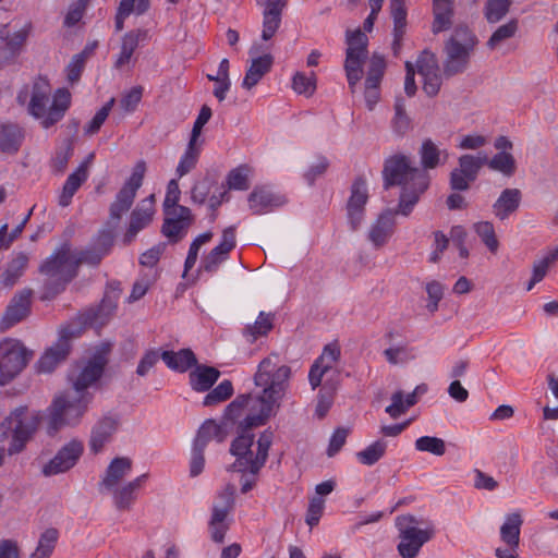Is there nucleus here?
<instances>
[{
  "mask_svg": "<svg viewBox=\"0 0 558 558\" xmlns=\"http://www.w3.org/2000/svg\"><path fill=\"white\" fill-rule=\"evenodd\" d=\"M340 357V349L336 344H327L322 354L314 361L308 372V383L312 390H315L319 386L323 387L327 378H333L329 376L333 372V365Z\"/></svg>",
  "mask_w": 558,
  "mask_h": 558,
  "instance_id": "dca6fc26",
  "label": "nucleus"
},
{
  "mask_svg": "<svg viewBox=\"0 0 558 558\" xmlns=\"http://www.w3.org/2000/svg\"><path fill=\"white\" fill-rule=\"evenodd\" d=\"M474 231L481 238L482 242L492 252L496 253L499 248V241L495 233L494 225L489 221H480L474 223Z\"/></svg>",
  "mask_w": 558,
  "mask_h": 558,
  "instance_id": "6e6d98bb",
  "label": "nucleus"
},
{
  "mask_svg": "<svg viewBox=\"0 0 558 558\" xmlns=\"http://www.w3.org/2000/svg\"><path fill=\"white\" fill-rule=\"evenodd\" d=\"M384 456V442L377 440L356 453L357 460L364 465L375 464Z\"/></svg>",
  "mask_w": 558,
  "mask_h": 558,
  "instance_id": "e2e57ef3",
  "label": "nucleus"
},
{
  "mask_svg": "<svg viewBox=\"0 0 558 558\" xmlns=\"http://www.w3.org/2000/svg\"><path fill=\"white\" fill-rule=\"evenodd\" d=\"M400 185L401 192L396 208H386V223L397 215L409 216L421 195L429 186V175L426 171L411 166L404 155H393L386 159V189ZM390 231L386 227V236Z\"/></svg>",
  "mask_w": 558,
  "mask_h": 558,
  "instance_id": "f03ea898",
  "label": "nucleus"
},
{
  "mask_svg": "<svg viewBox=\"0 0 558 558\" xmlns=\"http://www.w3.org/2000/svg\"><path fill=\"white\" fill-rule=\"evenodd\" d=\"M292 87L298 94L311 96L316 89L315 74L312 72L311 76L298 72L292 80Z\"/></svg>",
  "mask_w": 558,
  "mask_h": 558,
  "instance_id": "774afa93",
  "label": "nucleus"
},
{
  "mask_svg": "<svg viewBox=\"0 0 558 558\" xmlns=\"http://www.w3.org/2000/svg\"><path fill=\"white\" fill-rule=\"evenodd\" d=\"M284 203L283 198L265 187H255L248 196V206L254 214H262Z\"/></svg>",
  "mask_w": 558,
  "mask_h": 558,
  "instance_id": "72a5a7b5",
  "label": "nucleus"
},
{
  "mask_svg": "<svg viewBox=\"0 0 558 558\" xmlns=\"http://www.w3.org/2000/svg\"><path fill=\"white\" fill-rule=\"evenodd\" d=\"M227 436L226 423L217 424L214 420H207L199 427L193 446L205 450L210 440L222 442Z\"/></svg>",
  "mask_w": 558,
  "mask_h": 558,
  "instance_id": "7c9ffc66",
  "label": "nucleus"
},
{
  "mask_svg": "<svg viewBox=\"0 0 558 558\" xmlns=\"http://www.w3.org/2000/svg\"><path fill=\"white\" fill-rule=\"evenodd\" d=\"M119 420L113 416H105L99 420L92 429L89 448L94 453L102 450L105 445L110 441L112 435L117 432Z\"/></svg>",
  "mask_w": 558,
  "mask_h": 558,
  "instance_id": "bb28decb",
  "label": "nucleus"
},
{
  "mask_svg": "<svg viewBox=\"0 0 558 558\" xmlns=\"http://www.w3.org/2000/svg\"><path fill=\"white\" fill-rule=\"evenodd\" d=\"M161 360L167 367L179 373H184L197 364V359L191 349H181L178 352L162 351Z\"/></svg>",
  "mask_w": 558,
  "mask_h": 558,
  "instance_id": "f704fd0d",
  "label": "nucleus"
},
{
  "mask_svg": "<svg viewBox=\"0 0 558 558\" xmlns=\"http://www.w3.org/2000/svg\"><path fill=\"white\" fill-rule=\"evenodd\" d=\"M511 0H487L484 15L488 23L499 22L509 11Z\"/></svg>",
  "mask_w": 558,
  "mask_h": 558,
  "instance_id": "13d9d810",
  "label": "nucleus"
},
{
  "mask_svg": "<svg viewBox=\"0 0 558 558\" xmlns=\"http://www.w3.org/2000/svg\"><path fill=\"white\" fill-rule=\"evenodd\" d=\"M291 374V367L281 364L278 354H270L259 362L254 375L255 386L262 388L255 396L258 413L245 416V427L263 426L276 413L289 387Z\"/></svg>",
  "mask_w": 558,
  "mask_h": 558,
  "instance_id": "f257e3e1",
  "label": "nucleus"
},
{
  "mask_svg": "<svg viewBox=\"0 0 558 558\" xmlns=\"http://www.w3.org/2000/svg\"><path fill=\"white\" fill-rule=\"evenodd\" d=\"M368 201L366 180L359 177L351 186V195L347 203V216L352 230H356L364 218L365 205Z\"/></svg>",
  "mask_w": 558,
  "mask_h": 558,
  "instance_id": "6ab92c4d",
  "label": "nucleus"
},
{
  "mask_svg": "<svg viewBox=\"0 0 558 558\" xmlns=\"http://www.w3.org/2000/svg\"><path fill=\"white\" fill-rule=\"evenodd\" d=\"M447 43H458L460 46L466 47V49H474L477 39L468 26L459 25L454 28L452 36Z\"/></svg>",
  "mask_w": 558,
  "mask_h": 558,
  "instance_id": "338daca9",
  "label": "nucleus"
},
{
  "mask_svg": "<svg viewBox=\"0 0 558 558\" xmlns=\"http://www.w3.org/2000/svg\"><path fill=\"white\" fill-rule=\"evenodd\" d=\"M147 39L148 31L144 28H136L125 33L121 40L120 53L117 56L114 66L120 69L129 63L138 45Z\"/></svg>",
  "mask_w": 558,
  "mask_h": 558,
  "instance_id": "cd10ccee",
  "label": "nucleus"
},
{
  "mask_svg": "<svg viewBox=\"0 0 558 558\" xmlns=\"http://www.w3.org/2000/svg\"><path fill=\"white\" fill-rule=\"evenodd\" d=\"M50 101V86L46 80H38L33 85L28 104V113L40 120L44 129H49L63 119L71 105V94L66 88H58Z\"/></svg>",
  "mask_w": 558,
  "mask_h": 558,
  "instance_id": "39448f33",
  "label": "nucleus"
},
{
  "mask_svg": "<svg viewBox=\"0 0 558 558\" xmlns=\"http://www.w3.org/2000/svg\"><path fill=\"white\" fill-rule=\"evenodd\" d=\"M486 160V157L480 158L469 154L462 155L458 159L459 167L456 169L464 174L468 180H476L480 170Z\"/></svg>",
  "mask_w": 558,
  "mask_h": 558,
  "instance_id": "603ef678",
  "label": "nucleus"
},
{
  "mask_svg": "<svg viewBox=\"0 0 558 558\" xmlns=\"http://www.w3.org/2000/svg\"><path fill=\"white\" fill-rule=\"evenodd\" d=\"M92 393H63L56 397L47 409V433L56 435L64 426H75L87 411Z\"/></svg>",
  "mask_w": 558,
  "mask_h": 558,
  "instance_id": "0eeeda50",
  "label": "nucleus"
},
{
  "mask_svg": "<svg viewBox=\"0 0 558 558\" xmlns=\"http://www.w3.org/2000/svg\"><path fill=\"white\" fill-rule=\"evenodd\" d=\"M28 264V256L26 253H17L16 256L9 263L8 268L3 274V282L5 286H13L17 279L23 275Z\"/></svg>",
  "mask_w": 558,
  "mask_h": 558,
  "instance_id": "8fccbe9b",
  "label": "nucleus"
},
{
  "mask_svg": "<svg viewBox=\"0 0 558 558\" xmlns=\"http://www.w3.org/2000/svg\"><path fill=\"white\" fill-rule=\"evenodd\" d=\"M395 114L391 119L392 131L403 136L412 129V120L405 110V99L401 95L397 96L393 105Z\"/></svg>",
  "mask_w": 558,
  "mask_h": 558,
  "instance_id": "c03bdc74",
  "label": "nucleus"
},
{
  "mask_svg": "<svg viewBox=\"0 0 558 558\" xmlns=\"http://www.w3.org/2000/svg\"><path fill=\"white\" fill-rule=\"evenodd\" d=\"M251 168L247 165H241L232 169L227 175V184L230 190L245 191L250 187L248 175Z\"/></svg>",
  "mask_w": 558,
  "mask_h": 558,
  "instance_id": "4d7b16f0",
  "label": "nucleus"
},
{
  "mask_svg": "<svg viewBox=\"0 0 558 558\" xmlns=\"http://www.w3.org/2000/svg\"><path fill=\"white\" fill-rule=\"evenodd\" d=\"M338 388V380L335 378H327L320 388L317 396V404L315 413L319 418L325 417L333 403V396Z\"/></svg>",
  "mask_w": 558,
  "mask_h": 558,
  "instance_id": "49530a36",
  "label": "nucleus"
},
{
  "mask_svg": "<svg viewBox=\"0 0 558 558\" xmlns=\"http://www.w3.org/2000/svg\"><path fill=\"white\" fill-rule=\"evenodd\" d=\"M32 31V24H25L21 29L11 33L9 25L0 27V40L3 46L0 47V59L4 63H11L21 53Z\"/></svg>",
  "mask_w": 558,
  "mask_h": 558,
  "instance_id": "a211bd4d",
  "label": "nucleus"
},
{
  "mask_svg": "<svg viewBox=\"0 0 558 558\" xmlns=\"http://www.w3.org/2000/svg\"><path fill=\"white\" fill-rule=\"evenodd\" d=\"M258 403H255V397L250 393L240 395L227 405L221 423H226V429H228V424L234 423L241 417L245 409H248L250 413L247 415H250L252 413H258Z\"/></svg>",
  "mask_w": 558,
  "mask_h": 558,
  "instance_id": "473e14b6",
  "label": "nucleus"
},
{
  "mask_svg": "<svg viewBox=\"0 0 558 558\" xmlns=\"http://www.w3.org/2000/svg\"><path fill=\"white\" fill-rule=\"evenodd\" d=\"M43 420L40 411L31 412L26 405L15 408L1 422V437L7 438L11 435L12 439L8 447L10 456L20 453L24 450L26 444L31 440Z\"/></svg>",
  "mask_w": 558,
  "mask_h": 558,
  "instance_id": "6e6552de",
  "label": "nucleus"
},
{
  "mask_svg": "<svg viewBox=\"0 0 558 558\" xmlns=\"http://www.w3.org/2000/svg\"><path fill=\"white\" fill-rule=\"evenodd\" d=\"M33 353L16 339L5 338L0 342V386L9 384L19 375Z\"/></svg>",
  "mask_w": 558,
  "mask_h": 558,
  "instance_id": "9d476101",
  "label": "nucleus"
},
{
  "mask_svg": "<svg viewBox=\"0 0 558 558\" xmlns=\"http://www.w3.org/2000/svg\"><path fill=\"white\" fill-rule=\"evenodd\" d=\"M235 247V228L230 226L222 232L221 242L215 246L202 260V269L214 274L227 260L229 253Z\"/></svg>",
  "mask_w": 558,
  "mask_h": 558,
  "instance_id": "412c9836",
  "label": "nucleus"
},
{
  "mask_svg": "<svg viewBox=\"0 0 558 558\" xmlns=\"http://www.w3.org/2000/svg\"><path fill=\"white\" fill-rule=\"evenodd\" d=\"M114 104V98H111L107 104H105L94 116V118L90 120V122L84 128V133L86 135H94L96 134L106 119L108 118L112 106Z\"/></svg>",
  "mask_w": 558,
  "mask_h": 558,
  "instance_id": "0e129e2a",
  "label": "nucleus"
},
{
  "mask_svg": "<svg viewBox=\"0 0 558 558\" xmlns=\"http://www.w3.org/2000/svg\"><path fill=\"white\" fill-rule=\"evenodd\" d=\"M133 462L128 457L111 460L99 482V489L112 490L132 471Z\"/></svg>",
  "mask_w": 558,
  "mask_h": 558,
  "instance_id": "b1692460",
  "label": "nucleus"
},
{
  "mask_svg": "<svg viewBox=\"0 0 558 558\" xmlns=\"http://www.w3.org/2000/svg\"><path fill=\"white\" fill-rule=\"evenodd\" d=\"M345 60L344 71L351 93H355L357 83L362 78L363 65L368 57V37L360 28L345 32Z\"/></svg>",
  "mask_w": 558,
  "mask_h": 558,
  "instance_id": "1a4fd4ad",
  "label": "nucleus"
},
{
  "mask_svg": "<svg viewBox=\"0 0 558 558\" xmlns=\"http://www.w3.org/2000/svg\"><path fill=\"white\" fill-rule=\"evenodd\" d=\"M201 148L199 144L189 141L187 147L177 167V174L181 178L193 170L197 163Z\"/></svg>",
  "mask_w": 558,
  "mask_h": 558,
  "instance_id": "864d4df0",
  "label": "nucleus"
},
{
  "mask_svg": "<svg viewBox=\"0 0 558 558\" xmlns=\"http://www.w3.org/2000/svg\"><path fill=\"white\" fill-rule=\"evenodd\" d=\"M155 195L142 199L131 213L130 225L123 236L124 244H131L137 233L148 227L155 215Z\"/></svg>",
  "mask_w": 558,
  "mask_h": 558,
  "instance_id": "aec40b11",
  "label": "nucleus"
},
{
  "mask_svg": "<svg viewBox=\"0 0 558 558\" xmlns=\"http://www.w3.org/2000/svg\"><path fill=\"white\" fill-rule=\"evenodd\" d=\"M88 178V169L87 163L84 162L78 166V168L71 173L64 182L62 187V192L59 196V205L62 207L68 206L76 191L80 186L87 180Z\"/></svg>",
  "mask_w": 558,
  "mask_h": 558,
  "instance_id": "4c0bfd02",
  "label": "nucleus"
},
{
  "mask_svg": "<svg viewBox=\"0 0 558 558\" xmlns=\"http://www.w3.org/2000/svg\"><path fill=\"white\" fill-rule=\"evenodd\" d=\"M69 355L68 347L63 342L54 343L39 359L37 363L38 371L41 373L52 372L59 363Z\"/></svg>",
  "mask_w": 558,
  "mask_h": 558,
  "instance_id": "79ce46f5",
  "label": "nucleus"
},
{
  "mask_svg": "<svg viewBox=\"0 0 558 558\" xmlns=\"http://www.w3.org/2000/svg\"><path fill=\"white\" fill-rule=\"evenodd\" d=\"M453 0H433L434 22L432 31L434 34L447 31L452 25Z\"/></svg>",
  "mask_w": 558,
  "mask_h": 558,
  "instance_id": "e433bc0d",
  "label": "nucleus"
},
{
  "mask_svg": "<svg viewBox=\"0 0 558 558\" xmlns=\"http://www.w3.org/2000/svg\"><path fill=\"white\" fill-rule=\"evenodd\" d=\"M416 403L417 399L415 398V393H409L404 399L403 392L397 391L391 397V404L386 407V413L396 418L399 415L405 413L409 408L415 405Z\"/></svg>",
  "mask_w": 558,
  "mask_h": 558,
  "instance_id": "3c124183",
  "label": "nucleus"
},
{
  "mask_svg": "<svg viewBox=\"0 0 558 558\" xmlns=\"http://www.w3.org/2000/svg\"><path fill=\"white\" fill-rule=\"evenodd\" d=\"M518 31V21L510 20L508 23L499 26L490 36L487 46L490 49L497 48L502 41L513 37Z\"/></svg>",
  "mask_w": 558,
  "mask_h": 558,
  "instance_id": "052dcab7",
  "label": "nucleus"
},
{
  "mask_svg": "<svg viewBox=\"0 0 558 558\" xmlns=\"http://www.w3.org/2000/svg\"><path fill=\"white\" fill-rule=\"evenodd\" d=\"M114 307V305L108 304L104 300L99 306L88 308L80 315L81 325L84 327L101 328L109 320Z\"/></svg>",
  "mask_w": 558,
  "mask_h": 558,
  "instance_id": "a19ab883",
  "label": "nucleus"
},
{
  "mask_svg": "<svg viewBox=\"0 0 558 558\" xmlns=\"http://www.w3.org/2000/svg\"><path fill=\"white\" fill-rule=\"evenodd\" d=\"M25 138L24 129L17 123L0 122V151L8 155L16 154Z\"/></svg>",
  "mask_w": 558,
  "mask_h": 558,
  "instance_id": "a878e982",
  "label": "nucleus"
},
{
  "mask_svg": "<svg viewBox=\"0 0 558 558\" xmlns=\"http://www.w3.org/2000/svg\"><path fill=\"white\" fill-rule=\"evenodd\" d=\"M272 62L274 59L270 54L254 58L243 78V88L251 89L257 85L263 76L270 71Z\"/></svg>",
  "mask_w": 558,
  "mask_h": 558,
  "instance_id": "58836bf2",
  "label": "nucleus"
},
{
  "mask_svg": "<svg viewBox=\"0 0 558 558\" xmlns=\"http://www.w3.org/2000/svg\"><path fill=\"white\" fill-rule=\"evenodd\" d=\"M234 486L227 485L226 488L219 493L213 505L209 532L210 537L215 543H222L225 541V535L229 530L230 523L228 517L234 506Z\"/></svg>",
  "mask_w": 558,
  "mask_h": 558,
  "instance_id": "f8f14e48",
  "label": "nucleus"
},
{
  "mask_svg": "<svg viewBox=\"0 0 558 558\" xmlns=\"http://www.w3.org/2000/svg\"><path fill=\"white\" fill-rule=\"evenodd\" d=\"M190 373V385L197 392L208 391L220 377V372L213 366L198 365Z\"/></svg>",
  "mask_w": 558,
  "mask_h": 558,
  "instance_id": "2f4dec72",
  "label": "nucleus"
},
{
  "mask_svg": "<svg viewBox=\"0 0 558 558\" xmlns=\"http://www.w3.org/2000/svg\"><path fill=\"white\" fill-rule=\"evenodd\" d=\"M490 170L501 172L506 177H512L517 170L514 157L507 151L497 153L492 159L487 160Z\"/></svg>",
  "mask_w": 558,
  "mask_h": 558,
  "instance_id": "de8ad7c7",
  "label": "nucleus"
},
{
  "mask_svg": "<svg viewBox=\"0 0 558 558\" xmlns=\"http://www.w3.org/2000/svg\"><path fill=\"white\" fill-rule=\"evenodd\" d=\"M262 39L269 40L274 37L281 23V11L264 5Z\"/></svg>",
  "mask_w": 558,
  "mask_h": 558,
  "instance_id": "09e8293b",
  "label": "nucleus"
},
{
  "mask_svg": "<svg viewBox=\"0 0 558 558\" xmlns=\"http://www.w3.org/2000/svg\"><path fill=\"white\" fill-rule=\"evenodd\" d=\"M146 171L145 162L138 161L123 186L117 193L114 201L109 207L108 225L112 228L118 227L122 216L130 210L136 197L138 189L143 184Z\"/></svg>",
  "mask_w": 558,
  "mask_h": 558,
  "instance_id": "9b49d317",
  "label": "nucleus"
},
{
  "mask_svg": "<svg viewBox=\"0 0 558 558\" xmlns=\"http://www.w3.org/2000/svg\"><path fill=\"white\" fill-rule=\"evenodd\" d=\"M46 277L41 300H52L77 276L74 251L69 241L58 245L38 268Z\"/></svg>",
  "mask_w": 558,
  "mask_h": 558,
  "instance_id": "20e7f679",
  "label": "nucleus"
},
{
  "mask_svg": "<svg viewBox=\"0 0 558 558\" xmlns=\"http://www.w3.org/2000/svg\"><path fill=\"white\" fill-rule=\"evenodd\" d=\"M390 13L393 19V41L391 45L392 52L396 57L401 50V41L407 29V8L404 0H391Z\"/></svg>",
  "mask_w": 558,
  "mask_h": 558,
  "instance_id": "c85d7f7f",
  "label": "nucleus"
},
{
  "mask_svg": "<svg viewBox=\"0 0 558 558\" xmlns=\"http://www.w3.org/2000/svg\"><path fill=\"white\" fill-rule=\"evenodd\" d=\"M398 530V554L401 558H416L422 547L436 535L435 523L425 517L401 514L395 520Z\"/></svg>",
  "mask_w": 558,
  "mask_h": 558,
  "instance_id": "423d86ee",
  "label": "nucleus"
},
{
  "mask_svg": "<svg viewBox=\"0 0 558 558\" xmlns=\"http://www.w3.org/2000/svg\"><path fill=\"white\" fill-rule=\"evenodd\" d=\"M106 364L107 359L102 353L95 354L77 375L70 377L73 391L76 395L90 393L87 389L101 378Z\"/></svg>",
  "mask_w": 558,
  "mask_h": 558,
  "instance_id": "f3484780",
  "label": "nucleus"
},
{
  "mask_svg": "<svg viewBox=\"0 0 558 558\" xmlns=\"http://www.w3.org/2000/svg\"><path fill=\"white\" fill-rule=\"evenodd\" d=\"M415 448L418 451L429 452L435 456H444L446 452V444L441 438L432 436H422L416 439Z\"/></svg>",
  "mask_w": 558,
  "mask_h": 558,
  "instance_id": "680f3d73",
  "label": "nucleus"
},
{
  "mask_svg": "<svg viewBox=\"0 0 558 558\" xmlns=\"http://www.w3.org/2000/svg\"><path fill=\"white\" fill-rule=\"evenodd\" d=\"M83 451V442L72 439L62 446L54 457L43 466V474L45 476H52L71 470L82 457Z\"/></svg>",
  "mask_w": 558,
  "mask_h": 558,
  "instance_id": "ddd939ff",
  "label": "nucleus"
},
{
  "mask_svg": "<svg viewBox=\"0 0 558 558\" xmlns=\"http://www.w3.org/2000/svg\"><path fill=\"white\" fill-rule=\"evenodd\" d=\"M448 156V151L446 149L440 150L430 138L423 141L420 149V157L424 171L427 169H435L440 163H445Z\"/></svg>",
  "mask_w": 558,
  "mask_h": 558,
  "instance_id": "ea45409f",
  "label": "nucleus"
},
{
  "mask_svg": "<svg viewBox=\"0 0 558 558\" xmlns=\"http://www.w3.org/2000/svg\"><path fill=\"white\" fill-rule=\"evenodd\" d=\"M148 480V474L144 473L136 478L128 482L123 486L117 488V486L110 490L113 496V504L118 510H128L131 508L132 504L136 500L137 490L142 488L146 481Z\"/></svg>",
  "mask_w": 558,
  "mask_h": 558,
  "instance_id": "393cba45",
  "label": "nucleus"
},
{
  "mask_svg": "<svg viewBox=\"0 0 558 558\" xmlns=\"http://www.w3.org/2000/svg\"><path fill=\"white\" fill-rule=\"evenodd\" d=\"M244 422L245 417L239 422L238 436L230 447V453L235 457L231 469L244 475L257 476L267 461L274 433L265 429L255 446L254 434L251 433L254 427H245Z\"/></svg>",
  "mask_w": 558,
  "mask_h": 558,
  "instance_id": "7ed1b4c3",
  "label": "nucleus"
},
{
  "mask_svg": "<svg viewBox=\"0 0 558 558\" xmlns=\"http://www.w3.org/2000/svg\"><path fill=\"white\" fill-rule=\"evenodd\" d=\"M31 290H23L12 298L0 320L1 330L4 331L11 328L28 315L31 308Z\"/></svg>",
  "mask_w": 558,
  "mask_h": 558,
  "instance_id": "4be33fe9",
  "label": "nucleus"
},
{
  "mask_svg": "<svg viewBox=\"0 0 558 558\" xmlns=\"http://www.w3.org/2000/svg\"><path fill=\"white\" fill-rule=\"evenodd\" d=\"M445 51L447 59L444 63V74L447 77L457 75L466 70L473 49H466V47H462L458 43H446Z\"/></svg>",
  "mask_w": 558,
  "mask_h": 558,
  "instance_id": "5701e85b",
  "label": "nucleus"
},
{
  "mask_svg": "<svg viewBox=\"0 0 558 558\" xmlns=\"http://www.w3.org/2000/svg\"><path fill=\"white\" fill-rule=\"evenodd\" d=\"M522 193L519 189H505L493 205V211L499 220H506L515 213L521 204Z\"/></svg>",
  "mask_w": 558,
  "mask_h": 558,
  "instance_id": "c756f323",
  "label": "nucleus"
},
{
  "mask_svg": "<svg viewBox=\"0 0 558 558\" xmlns=\"http://www.w3.org/2000/svg\"><path fill=\"white\" fill-rule=\"evenodd\" d=\"M384 56L375 52L368 63L364 82V100L368 110H374L381 100Z\"/></svg>",
  "mask_w": 558,
  "mask_h": 558,
  "instance_id": "4468645a",
  "label": "nucleus"
},
{
  "mask_svg": "<svg viewBox=\"0 0 558 558\" xmlns=\"http://www.w3.org/2000/svg\"><path fill=\"white\" fill-rule=\"evenodd\" d=\"M165 220L161 227L162 234L171 243L180 242L194 222V216L186 206H179L170 211H165Z\"/></svg>",
  "mask_w": 558,
  "mask_h": 558,
  "instance_id": "2eb2a0df",
  "label": "nucleus"
},
{
  "mask_svg": "<svg viewBox=\"0 0 558 558\" xmlns=\"http://www.w3.org/2000/svg\"><path fill=\"white\" fill-rule=\"evenodd\" d=\"M104 255L93 245L83 251H74V259L76 263V269L78 270L81 265L97 266L102 260Z\"/></svg>",
  "mask_w": 558,
  "mask_h": 558,
  "instance_id": "69168bd1",
  "label": "nucleus"
},
{
  "mask_svg": "<svg viewBox=\"0 0 558 558\" xmlns=\"http://www.w3.org/2000/svg\"><path fill=\"white\" fill-rule=\"evenodd\" d=\"M274 326V315L271 313L260 312L253 325H247L243 330V336L251 343L259 337L266 336Z\"/></svg>",
  "mask_w": 558,
  "mask_h": 558,
  "instance_id": "a18cd8bd",
  "label": "nucleus"
},
{
  "mask_svg": "<svg viewBox=\"0 0 558 558\" xmlns=\"http://www.w3.org/2000/svg\"><path fill=\"white\" fill-rule=\"evenodd\" d=\"M233 395L231 380H222L216 388L210 390L203 400L204 407H213L228 400Z\"/></svg>",
  "mask_w": 558,
  "mask_h": 558,
  "instance_id": "5fc2aeb1",
  "label": "nucleus"
},
{
  "mask_svg": "<svg viewBox=\"0 0 558 558\" xmlns=\"http://www.w3.org/2000/svg\"><path fill=\"white\" fill-rule=\"evenodd\" d=\"M90 50L92 48L86 47L82 52L72 57L66 66V77L70 83H76L80 80Z\"/></svg>",
  "mask_w": 558,
  "mask_h": 558,
  "instance_id": "bf43d9fd",
  "label": "nucleus"
},
{
  "mask_svg": "<svg viewBox=\"0 0 558 558\" xmlns=\"http://www.w3.org/2000/svg\"><path fill=\"white\" fill-rule=\"evenodd\" d=\"M415 354L413 348L409 345L405 339L395 341L393 335L388 336V347L386 348V361L392 365H403L413 360Z\"/></svg>",
  "mask_w": 558,
  "mask_h": 558,
  "instance_id": "c9c22d12",
  "label": "nucleus"
},
{
  "mask_svg": "<svg viewBox=\"0 0 558 558\" xmlns=\"http://www.w3.org/2000/svg\"><path fill=\"white\" fill-rule=\"evenodd\" d=\"M522 523L523 520L519 512L507 515L505 523L500 527V538L506 545L519 546Z\"/></svg>",
  "mask_w": 558,
  "mask_h": 558,
  "instance_id": "37998d69",
  "label": "nucleus"
}]
</instances>
